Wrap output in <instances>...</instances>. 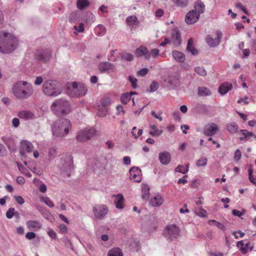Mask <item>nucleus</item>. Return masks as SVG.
Here are the masks:
<instances>
[{
    "label": "nucleus",
    "mask_w": 256,
    "mask_h": 256,
    "mask_svg": "<svg viewBox=\"0 0 256 256\" xmlns=\"http://www.w3.org/2000/svg\"><path fill=\"white\" fill-rule=\"evenodd\" d=\"M18 44V40L11 34L0 32V52L8 53L13 51Z\"/></svg>",
    "instance_id": "nucleus-1"
},
{
    "label": "nucleus",
    "mask_w": 256,
    "mask_h": 256,
    "mask_svg": "<svg viewBox=\"0 0 256 256\" xmlns=\"http://www.w3.org/2000/svg\"><path fill=\"white\" fill-rule=\"evenodd\" d=\"M14 95L20 99H26L33 94V88L31 84L26 81H18L12 88Z\"/></svg>",
    "instance_id": "nucleus-2"
},
{
    "label": "nucleus",
    "mask_w": 256,
    "mask_h": 256,
    "mask_svg": "<svg viewBox=\"0 0 256 256\" xmlns=\"http://www.w3.org/2000/svg\"><path fill=\"white\" fill-rule=\"evenodd\" d=\"M72 128V124L68 119L62 118L56 120L52 126L54 136L62 138L68 134Z\"/></svg>",
    "instance_id": "nucleus-3"
},
{
    "label": "nucleus",
    "mask_w": 256,
    "mask_h": 256,
    "mask_svg": "<svg viewBox=\"0 0 256 256\" xmlns=\"http://www.w3.org/2000/svg\"><path fill=\"white\" fill-rule=\"evenodd\" d=\"M51 110L58 116H62L68 114L70 106L68 102L62 99L55 100L51 106Z\"/></svg>",
    "instance_id": "nucleus-4"
},
{
    "label": "nucleus",
    "mask_w": 256,
    "mask_h": 256,
    "mask_svg": "<svg viewBox=\"0 0 256 256\" xmlns=\"http://www.w3.org/2000/svg\"><path fill=\"white\" fill-rule=\"evenodd\" d=\"M44 94L48 96H56L61 92L59 84L56 81L48 80L46 81L42 86Z\"/></svg>",
    "instance_id": "nucleus-5"
},
{
    "label": "nucleus",
    "mask_w": 256,
    "mask_h": 256,
    "mask_svg": "<svg viewBox=\"0 0 256 256\" xmlns=\"http://www.w3.org/2000/svg\"><path fill=\"white\" fill-rule=\"evenodd\" d=\"M67 93L71 96H83L87 91L86 86L84 84H80L78 86L76 82L67 84Z\"/></svg>",
    "instance_id": "nucleus-6"
},
{
    "label": "nucleus",
    "mask_w": 256,
    "mask_h": 256,
    "mask_svg": "<svg viewBox=\"0 0 256 256\" xmlns=\"http://www.w3.org/2000/svg\"><path fill=\"white\" fill-rule=\"evenodd\" d=\"M96 133V130L93 128H86L78 132L76 138L78 141L84 142L93 137Z\"/></svg>",
    "instance_id": "nucleus-7"
},
{
    "label": "nucleus",
    "mask_w": 256,
    "mask_h": 256,
    "mask_svg": "<svg viewBox=\"0 0 256 256\" xmlns=\"http://www.w3.org/2000/svg\"><path fill=\"white\" fill-rule=\"evenodd\" d=\"M180 230L174 224L168 226L164 229V234L168 239L172 240L177 238L180 234Z\"/></svg>",
    "instance_id": "nucleus-8"
},
{
    "label": "nucleus",
    "mask_w": 256,
    "mask_h": 256,
    "mask_svg": "<svg viewBox=\"0 0 256 256\" xmlns=\"http://www.w3.org/2000/svg\"><path fill=\"white\" fill-rule=\"evenodd\" d=\"M222 36V32L218 31H216L214 36H208L206 37V42L210 47H215L220 44V39Z\"/></svg>",
    "instance_id": "nucleus-9"
},
{
    "label": "nucleus",
    "mask_w": 256,
    "mask_h": 256,
    "mask_svg": "<svg viewBox=\"0 0 256 256\" xmlns=\"http://www.w3.org/2000/svg\"><path fill=\"white\" fill-rule=\"evenodd\" d=\"M108 208L105 205H96L94 208L95 216L99 219L102 218L108 213Z\"/></svg>",
    "instance_id": "nucleus-10"
},
{
    "label": "nucleus",
    "mask_w": 256,
    "mask_h": 256,
    "mask_svg": "<svg viewBox=\"0 0 256 256\" xmlns=\"http://www.w3.org/2000/svg\"><path fill=\"white\" fill-rule=\"evenodd\" d=\"M126 23L131 30L136 29L140 25V21L135 15L128 16L126 20Z\"/></svg>",
    "instance_id": "nucleus-11"
},
{
    "label": "nucleus",
    "mask_w": 256,
    "mask_h": 256,
    "mask_svg": "<svg viewBox=\"0 0 256 256\" xmlns=\"http://www.w3.org/2000/svg\"><path fill=\"white\" fill-rule=\"evenodd\" d=\"M135 54L137 57L143 56L146 60H149L150 58V50L144 46L138 48L135 50Z\"/></svg>",
    "instance_id": "nucleus-12"
},
{
    "label": "nucleus",
    "mask_w": 256,
    "mask_h": 256,
    "mask_svg": "<svg viewBox=\"0 0 256 256\" xmlns=\"http://www.w3.org/2000/svg\"><path fill=\"white\" fill-rule=\"evenodd\" d=\"M130 177L135 182H140L142 179L141 170L138 167H132L130 170Z\"/></svg>",
    "instance_id": "nucleus-13"
},
{
    "label": "nucleus",
    "mask_w": 256,
    "mask_h": 256,
    "mask_svg": "<svg viewBox=\"0 0 256 256\" xmlns=\"http://www.w3.org/2000/svg\"><path fill=\"white\" fill-rule=\"evenodd\" d=\"M51 56V51L48 49L38 51L36 54V58L41 62H46Z\"/></svg>",
    "instance_id": "nucleus-14"
},
{
    "label": "nucleus",
    "mask_w": 256,
    "mask_h": 256,
    "mask_svg": "<svg viewBox=\"0 0 256 256\" xmlns=\"http://www.w3.org/2000/svg\"><path fill=\"white\" fill-rule=\"evenodd\" d=\"M218 130V126L214 123L207 124L204 130V134L206 136H212Z\"/></svg>",
    "instance_id": "nucleus-15"
},
{
    "label": "nucleus",
    "mask_w": 256,
    "mask_h": 256,
    "mask_svg": "<svg viewBox=\"0 0 256 256\" xmlns=\"http://www.w3.org/2000/svg\"><path fill=\"white\" fill-rule=\"evenodd\" d=\"M200 16L194 10L190 11L186 15L185 20L186 24H192L198 20Z\"/></svg>",
    "instance_id": "nucleus-16"
},
{
    "label": "nucleus",
    "mask_w": 256,
    "mask_h": 256,
    "mask_svg": "<svg viewBox=\"0 0 256 256\" xmlns=\"http://www.w3.org/2000/svg\"><path fill=\"white\" fill-rule=\"evenodd\" d=\"M33 148L32 144L26 140H22L20 143V152L24 155L26 152H30Z\"/></svg>",
    "instance_id": "nucleus-17"
},
{
    "label": "nucleus",
    "mask_w": 256,
    "mask_h": 256,
    "mask_svg": "<svg viewBox=\"0 0 256 256\" xmlns=\"http://www.w3.org/2000/svg\"><path fill=\"white\" fill-rule=\"evenodd\" d=\"M244 241L246 240H241L237 243V246L240 248V250L243 254H246L248 250L252 251L254 248L253 244H251L248 242L245 244L244 242Z\"/></svg>",
    "instance_id": "nucleus-18"
},
{
    "label": "nucleus",
    "mask_w": 256,
    "mask_h": 256,
    "mask_svg": "<svg viewBox=\"0 0 256 256\" xmlns=\"http://www.w3.org/2000/svg\"><path fill=\"white\" fill-rule=\"evenodd\" d=\"M171 35V38L170 40L171 44L175 46H179L181 43L180 32L176 30H173Z\"/></svg>",
    "instance_id": "nucleus-19"
},
{
    "label": "nucleus",
    "mask_w": 256,
    "mask_h": 256,
    "mask_svg": "<svg viewBox=\"0 0 256 256\" xmlns=\"http://www.w3.org/2000/svg\"><path fill=\"white\" fill-rule=\"evenodd\" d=\"M28 228L31 231H38L42 228L41 223L36 220H28L26 222Z\"/></svg>",
    "instance_id": "nucleus-20"
},
{
    "label": "nucleus",
    "mask_w": 256,
    "mask_h": 256,
    "mask_svg": "<svg viewBox=\"0 0 256 256\" xmlns=\"http://www.w3.org/2000/svg\"><path fill=\"white\" fill-rule=\"evenodd\" d=\"M99 70L102 72L114 71V67L112 64L108 62H101L98 66Z\"/></svg>",
    "instance_id": "nucleus-21"
},
{
    "label": "nucleus",
    "mask_w": 256,
    "mask_h": 256,
    "mask_svg": "<svg viewBox=\"0 0 256 256\" xmlns=\"http://www.w3.org/2000/svg\"><path fill=\"white\" fill-rule=\"evenodd\" d=\"M158 158L162 164H167L170 161L171 156L169 152L164 151L162 152H160L159 154Z\"/></svg>",
    "instance_id": "nucleus-22"
},
{
    "label": "nucleus",
    "mask_w": 256,
    "mask_h": 256,
    "mask_svg": "<svg viewBox=\"0 0 256 256\" xmlns=\"http://www.w3.org/2000/svg\"><path fill=\"white\" fill-rule=\"evenodd\" d=\"M114 202L116 204V208L119 209H122L124 208V198L122 194H118L114 196Z\"/></svg>",
    "instance_id": "nucleus-23"
},
{
    "label": "nucleus",
    "mask_w": 256,
    "mask_h": 256,
    "mask_svg": "<svg viewBox=\"0 0 256 256\" xmlns=\"http://www.w3.org/2000/svg\"><path fill=\"white\" fill-rule=\"evenodd\" d=\"M232 87V86L231 83L226 82L220 86L218 91L221 94L224 95L231 90Z\"/></svg>",
    "instance_id": "nucleus-24"
},
{
    "label": "nucleus",
    "mask_w": 256,
    "mask_h": 256,
    "mask_svg": "<svg viewBox=\"0 0 256 256\" xmlns=\"http://www.w3.org/2000/svg\"><path fill=\"white\" fill-rule=\"evenodd\" d=\"M18 116L20 118L24 120L32 119L34 118V114L28 110H22L18 113Z\"/></svg>",
    "instance_id": "nucleus-25"
},
{
    "label": "nucleus",
    "mask_w": 256,
    "mask_h": 256,
    "mask_svg": "<svg viewBox=\"0 0 256 256\" xmlns=\"http://www.w3.org/2000/svg\"><path fill=\"white\" fill-rule=\"evenodd\" d=\"M149 134L150 136L154 137L160 136L162 132L161 130L157 128L156 126L154 124H150V126Z\"/></svg>",
    "instance_id": "nucleus-26"
},
{
    "label": "nucleus",
    "mask_w": 256,
    "mask_h": 256,
    "mask_svg": "<svg viewBox=\"0 0 256 256\" xmlns=\"http://www.w3.org/2000/svg\"><path fill=\"white\" fill-rule=\"evenodd\" d=\"M172 54L174 58L178 62H184L186 58L184 53L178 50H174Z\"/></svg>",
    "instance_id": "nucleus-27"
},
{
    "label": "nucleus",
    "mask_w": 256,
    "mask_h": 256,
    "mask_svg": "<svg viewBox=\"0 0 256 256\" xmlns=\"http://www.w3.org/2000/svg\"><path fill=\"white\" fill-rule=\"evenodd\" d=\"M194 12L200 15V14L204 12L205 10V6L200 0H198L194 4Z\"/></svg>",
    "instance_id": "nucleus-28"
},
{
    "label": "nucleus",
    "mask_w": 256,
    "mask_h": 256,
    "mask_svg": "<svg viewBox=\"0 0 256 256\" xmlns=\"http://www.w3.org/2000/svg\"><path fill=\"white\" fill-rule=\"evenodd\" d=\"M150 196V188L146 184L142 186V197L144 200H146Z\"/></svg>",
    "instance_id": "nucleus-29"
},
{
    "label": "nucleus",
    "mask_w": 256,
    "mask_h": 256,
    "mask_svg": "<svg viewBox=\"0 0 256 256\" xmlns=\"http://www.w3.org/2000/svg\"><path fill=\"white\" fill-rule=\"evenodd\" d=\"M163 202L162 197L158 195L154 198H152L150 200V204L154 206H157L161 205Z\"/></svg>",
    "instance_id": "nucleus-30"
},
{
    "label": "nucleus",
    "mask_w": 256,
    "mask_h": 256,
    "mask_svg": "<svg viewBox=\"0 0 256 256\" xmlns=\"http://www.w3.org/2000/svg\"><path fill=\"white\" fill-rule=\"evenodd\" d=\"M198 94L200 96H208L211 94V92L206 87L200 86L198 88Z\"/></svg>",
    "instance_id": "nucleus-31"
},
{
    "label": "nucleus",
    "mask_w": 256,
    "mask_h": 256,
    "mask_svg": "<svg viewBox=\"0 0 256 256\" xmlns=\"http://www.w3.org/2000/svg\"><path fill=\"white\" fill-rule=\"evenodd\" d=\"M187 50L190 52L193 55H196L198 54L197 50L194 46V42L192 38H190L188 40Z\"/></svg>",
    "instance_id": "nucleus-32"
},
{
    "label": "nucleus",
    "mask_w": 256,
    "mask_h": 256,
    "mask_svg": "<svg viewBox=\"0 0 256 256\" xmlns=\"http://www.w3.org/2000/svg\"><path fill=\"white\" fill-rule=\"evenodd\" d=\"M90 6V2L88 0H78L77 1V7L78 9L82 10Z\"/></svg>",
    "instance_id": "nucleus-33"
},
{
    "label": "nucleus",
    "mask_w": 256,
    "mask_h": 256,
    "mask_svg": "<svg viewBox=\"0 0 256 256\" xmlns=\"http://www.w3.org/2000/svg\"><path fill=\"white\" fill-rule=\"evenodd\" d=\"M94 32L96 35L101 36L105 34L106 28L102 25L98 24L95 28Z\"/></svg>",
    "instance_id": "nucleus-34"
},
{
    "label": "nucleus",
    "mask_w": 256,
    "mask_h": 256,
    "mask_svg": "<svg viewBox=\"0 0 256 256\" xmlns=\"http://www.w3.org/2000/svg\"><path fill=\"white\" fill-rule=\"evenodd\" d=\"M98 112L97 115L99 116H104L108 112V108L103 106L101 104H99L98 106Z\"/></svg>",
    "instance_id": "nucleus-35"
},
{
    "label": "nucleus",
    "mask_w": 256,
    "mask_h": 256,
    "mask_svg": "<svg viewBox=\"0 0 256 256\" xmlns=\"http://www.w3.org/2000/svg\"><path fill=\"white\" fill-rule=\"evenodd\" d=\"M108 255V256H122V253L120 248H116L110 250Z\"/></svg>",
    "instance_id": "nucleus-36"
},
{
    "label": "nucleus",
    "mask_w": 256,
    "mask_h": 256,
    "mask_svg": "<svg viewBox=\"0 0 256 256\" xmlns=\"http://www.w3.org/2000/svg\"><path fill=\"white\" fill-rule=\"evenodd\" d=\"M228 130L231 134L236 133L238 130V125L234 122L228 124L226 126Z\"/></svg>",
    "instance_id": "nucleus-37"
},
{
    "label": "nucleus",
    "mask_w": 256,
    "mask_h": 256,
    "mask_svg": "<svg viewBox=\"0 0 256 256\" xmlns=\"http://www.w3.org/2000/svg\"><path fill=\"white\" fill-rule=\"evenodd\" d=\"M208 223L210 225L214 224L218 228H220V230H221L223 231H224L226 230V227L224 226L222 224H221L220 222H217L216 220H210L208 221Z\"/></svg>",
    "instance_id": "nucleus-38"
},
{
    "label": "nucleus",
    "mask_w": 256,
    "mask_h": 256,
    "mask_svg": "<svg viewBox=\"0 0 256 256\" xmlns=\"http://www.w3.org/2000/svg\"><path fill=\"white\" fill-rule=\"evenodd\" d=\"M120 57L122 60L127 61H132L134 58V56L132 54L126 52H122L120 54Z\"/></svg>",
    "instance_id": "nucleus-39"
},
{
    "label": "nucleus",
    "mask_w": 256,
    "mask_h": 256,
    "mask_svg": "<svg viewBox=\"0 0 256 256\" xmlns=\"http://www.w3.org/2000/svg\"><path fill=\"white\" fill-rule=\"evenodd\" d=\"M134 93L131 92L130 93H126L122 94L121 96V102L122 103L124 104H126L128 102L130 101V100L132 95Z\"/></svg>",
    "instance_id": "nucleus-40"
},
{
    "label": "nucleus",
    "mask_w": 256,
    "mask_h": 256,
    "mask_svg": "<svg viewBox=\"0 0 256 256\" xmlns=\"http://www.w3.org/2000/svg\"><path fill=\"white\" fill-rule=\"evenodd\" d=\"M18 216V212H15V209L13 208H10L6 213V216L8 218H11L13 216Z\"/></svg>",
    "instance_id": "nucleus-41"
},
{
    "label": "nucleus",
    "mask_w": 256,
    "mask_h": 256,
    "mask_svg": "<svg viewBox=\"0 0 256 256\" xmlns=\"http://www.w3.org/2000/svg\"><path fill=\"white\" fill-rule=\"evenodd\" d=\"M188 164L184 166L178 165L175 169L176 172H180L184 174H186L188 171Z\"/></svg>",
    "instance_id": "nucleus-42"
},
{
    "label": "nucleus",
    "mask_w": 256,
    "mask_h": 256,
    "mask_svg": "<svg viewBox=\"0 0 256 256\" xmlns=\"http://www.w3.org/2000/svg\"><path fill=\"white\" fill-rule=\"evenodd\" d=\"M173 2L178 6L185 7L188 4V0H172Z\"/></svg>",
    "instance_id": "nucleus-43"
},
{
    "label": "nucleus",
    "mask_w": 256,
    "mask_h": 256,
    "mask_svg": "<svg viewBox=\"0 0 256 256\" xmlns=\"http://www.w3.org/2000/svg\"><path fill=\"white\" fill-rule=\"evenodd\" d=\"M195 212L196 215L200 217L205 218L207 216V212L201 208H196L195 210Z\"/></svg>",
    "instance_id": "nucleus-44"
},
{
    "label": "nucleus",
    "mask_w": 256,
    "mask_h": 256,
    "mask_svg": "<svg viewBox=\"0 0 256 256\" xmlns=\"http://www.w3.org/2000/svg\"><path fill=\"white\" fill-rule=\"evenodd\" d=\"M142 129H138L136 127H134L132 132V135L134 138H137L142 134Z\"/></svg>",
    "instance_id": "nucleus-45"
},
{
    "label": "nucleus",
    "mask_w": 256,
    "mask_h": 256,
    "mask_svg": "<svg viewBox=\"0 0 256 256\" xmlns=\"http://www.w3.org/2000/svg\"><path fill=\"white\" fill-rule=\"evenodd\" d=\"M253 170L252 166L250 165L248 168V177L249 180L251 182L256 186V179L253 177L252 176Z\"/></svg>",
    "instance_id": "nucleus-46"
},
{
    "label": "nucleus",
    "mask_w": 256,
    "mask_h": 256,
    "mask_svg": "<svg viewBox=\"0 0 256 256\" xmlns=\"http://www.w3.org/2000/svg\"><path fill=\"white\" fill-rule=\"evenodd\" d=\"M242 134L246 138V140H249L250 138L254 136V134L252 132H250L246 130H240Z\"/></svg>",
    "instance_id": "nucleus-47"
},
{
    "label": "nucleus",
    "mask_w": 256,
    "mask_h": 256,
    "mask_svg": "<svg viewBox=\"0 0 256 256\" xmlns=\"http://www.w3.org/2000/svg\"><path fill=\"white\" fill-rule=\"evenodd\" d=\"M208 160L204 157H202L196 162V165L198 166H204L206 165Z\"/></svg>",
    "instance_id": "nucleus-48"
},
{
    "label": "nucleus",
    "mask_w": 256,
    "mask_h": 256,
    "mask_svg": "<svg viewBox=\"0 0 256 256\" xmlns=\"http://www.w3.org/2000/svg\"><path fill=\"white\" fill-rule=\"evenodd\" d=\"M195 72L200 76H205L206 72L203 67L198 66L194 68Z\"/></svg>",
    "instance_id": "nucleus-49"
},
{
    "label": "nucleus",
    "mask_w": 256,
    "mask_h": 256,
    "mask_svg": "<svg viewBox=\"0 0 256 256\" xmlns=\"http://www.w3.org/2000/svg\"><path fill=\"white\" fill-rule=\"evenodd\" d=\"M178 78L176 76H170L168 82L172 86H175L177 84Z\"/></svg>",
    "instance_id": "nucleus-50"
},
{
    "label": "nucleus",
    "mask_w": 256,
    "mask_h": 256,
    "mask_svg": "<svg viewBox=\"0 0 256 256\" xmlns=\"http://www.w3.org/2000/svg\"><path fill=\"white\" fill-rule=\"evenodd\" d=\"M41 200L44 202L47 206L50 208H53L54 206L53 202L48 197H42L41 198Z\"/></svg>",
    "instance_id": "nucleus-51"
},
{
    "label": "nucleus",
    "mask_w": 256,
    "mask_h": 256,
    "mask_svg": "<svg viewBox=\"0 0 256 256\" xmlns=\"http://www.w3.org/2000/svg\"><path fill=\"white\" fill-rule=\"evenodd\" d=\"M110 104V100L108 98H102L100 102V104L103 106L106 107V108H108V106Z\"/></svg>",
    "instance_id": "nucleus-52"
},
{
    "label": "nucleus",
    "mask_w": 256,
    "mask_h": 256,
    "mask_svg": "<svg viewBox=\"0 0 256 256\" xmlns=\"http://www.w3.org/2000/svg\"><path fill=\"white\" fill-rule=\"evenodd\" d=\"M150 57H152L154 58H156L160 54V50L158 48H153L150 50Z\"/></svg>",
    "instance_id": "nucleus-53"
},
{
    "label": "nucleus",
    "mask_w": 256,
    "mask_h": 256,
    "mask_svg": "<svg viewBox=\"0 0 256 256\" xmlns=\"http://www.w3.org/2000/svg\"><path fill=\"white\" fill-rule=\"evenodd\" d=\"M128 80L131 82L132 88H136L137 86V80L135 78L132 77V76H129Z\"/></svg>",
    "instance_id": "nucleus-54"
},
{
    "label": "nucleus",
    "mask_w": 256,
    "mask_h": 256,
    "mask_svg": "<svg viewBox=\"0 0 256 256\" xmlns=\"http://www.w3.org/2000/svg\"><path fill=\"white\" fill-rule=\"evenodd\" d=\"M158 87V84L156 81H154L150 86V88L151 92H154L156 90Z\"/></svg>",
    "instance_id": "nucleus-55"
},
{
    "label": "nucleus",
    "mask_w": 256,
    "mask_h": 256,
    "mask_svg": "<svg viewBox=\"0 0 256 256\" xmlns=\"http://www.w3.org/2000/svg\"><path fill=\"white\" fill-rule=\"evenodd\" d=\"M74 29L79 32H83L84 30V24L82 23H80L78 26H74Z\"/></svg>",
    "instance_id": "nucleus-56"
},
{
    "label": "nucleus",
    "mask_w": 256,
    "mask_h": 256,
    "mask_svg": "<svg viewBox=\"0 0 256 256\" xmlns=\"http://www.w3.org/2000/svg\"><path fill=\"white\" fill-rule=\"evenodd\" d=\"M48 234L52 238L56 239L57 238L56 232L52 229H49Z\"/></svg>",
    "instance_id": "nucleus-57"
},
{
    "label": "nucleus",
    "mask_w": 256,
    "mask_h": 256,
    "mask_svg": "<svg viewBox=\"0 0 256 256\" xmlns=\"http://www.w3.org/2000/svg\"><path fill=\"white\" fill-rule=\"evenodd\" d=\"M240 158H241V152L238 149L236 150V152H234V160L235 161H238L240 160Z\"/></svg>",
    "instance_id": "nucleus-58"
},
{
    "label": "nucleus",
    "mask_w": 256,
    "mask_h": 256,
    "mask_svg": "<svg viewBox=\"0 0 256 256\" xmlns=\"http://www.w3.org/2000/svg\"><path fill=\"white\" fill-rule=\"evenodd\" d=\"M60 232L62 234H66L67 232L68 228L64 224H60L58 226Z\"/></svg>",
    "instance_id": "nucleus-59"
},
{
    "label": "nucleus",
    "mask_w": 256,
    "mask_h": 256,
    "mask_svg": "<svg viewBox=\"0 0 256 256\" xmlns=\"http://www.w3.org/2000/svg\"><path fill=\"white\" fill-rule=\"evenodd\" d=\"M36 237V234L32 232H28L26 234V238L28 240H32L34 238Z\"/></svg>",
    "instance_id": "nucleus-60"
},
{
    "label": "nucleus",
    "mask_w": 256,
    "mask_h": 256,
    "mask_svg": "<svg viewBox=\"0 0 256 256\" xmlns=\"http://www.w3.org/2000/svg\"><path fill=\"white\" fill-rule=\"evenodd\" d=\"M148 72V68H144L138 72V75L143 76L147 74Z\"/></svg>",
    "instance_id": "nucleus-61"
},
{
    "label": "nucleus",
    "mask_w": 256,
    "mask_h": 256,
    "mask_svg": "<svg viewBox=\"0 0 256 256\" xmlns=\"http://www.w3.org/2000/svg\"><path fill=\"white\" fill-rule=\"evenodd\" d=\"M14 199L16 201V202L20 204H22L24 202V198H22V197L21 196H15Z\"/></svg>",
    "instance_id": "nucleus-62"
},
{
    "label": "nucleus",
    "mask_w": 256,
    "mask_h": 256,
    "mask_svg": "<svg viewBox=\"0 0 256 256\" xmlns=\"http://www.w3.org/2000/svg\"><path fill=\"white\" fill-rule=\"evenodd\" d=\"M116 50H112L110 52V54L108 56V60L110 61H115L116 60V58L114 57V55L116 53Z\"/></svg>",
    "instance_id": "nucleus-63"
},
{
    "label": "nucleus",
    "mask_w": 256,
    "mask_h": 256,
    "mask_svg": "<svg viewBox=\"0 0 256 256\" xmlns=\"http://www.w3.org/2000/svg\"><path fill=\"white\" fill-rule=\"evenodd\" d=\"M164 14V12L162 9H158L156 10L155 12V15L158 18L162 17Z\"/></svg>",
    "instance_id": "nucleus-64"
}]
</instances>
